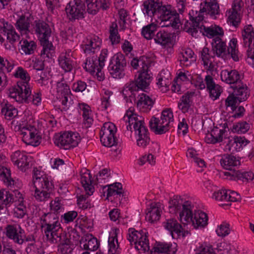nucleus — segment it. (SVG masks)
<instances>
[{"label":"nucleus","instance_id":"55","mask_svg":"<svg viewBox=\"0 0 254 254\" xmlns=\"http://www.w3.org/2000/svg\"><path fill=\"white\" fill-rule=\"evenodd\" d=\"M87 4V11L92 14H95L100 8L98 0H85Z\"/></svg>","mask_w":254,"mask_h":254},{"label":"nucleus","instance_id":"64","mask_svg":"<svg viewBox=\"0 0 254 254\" xmlns=\"http://www.w3.org/2000/svg\"><path fill=\"white\" fill-rule=\"evenodd\" d=\"M50 207L53 213H59L63 209V207L61 203V200L58 198H56L50 203Z\"/></svg>","mask_w":254,"mask_h":254},{"label":"nucleus","instance_id":"14","mask_svg":"<svg viewBox=\"0 0 254 254\" xmlns=\"http://www.w3.org/2000/svg\"><path fill=\"white\" fill-rule=\"evenodd\" d=\"M208 225L207 214L196 206L191 205V226L192 229L202 230Z\"/></svg>","mask_w":254,"mask_h":254},{"label":"nucleus","instance_id":"47","mask_svg":"<svg viewBox=\"0 0 254 254\" xmlns=\"http://www.w3.org/2000/svg\"><path fill=\"white\" fill-rule=\"evenodd\" d=\"M80 109L83 111L82 117L86 127H90L93 121L92 118L90 116L91 112L90 107L86 104H83L81 105Z\"/></svg>","mask_w":254,"mask_h":254},{"label":"nucleus","instance_id":"12","mask_svg":"<svg viewBox=\"0 0 254 254\" xmlns=\"http://www.w3.org/2000/svg\"><path fill=\"white\" fill-rule=\"evenodd\" d=\"M114 58L111 62L112 64L109 65L108 69L114 78H123L125 74L124 68L127 65L126 59L125 56L121 53H118L115 55Z\"/></svg>","mask_w":254,"mask_h":254},{"label":"nucleus","instance_id":"15","mask_svg":"<svg viewBox=\"0 0 254 254\" xmlns=\"http://www.w3.org/2000/svg\"><path fill=\"white\" fill-rule=\"evenodd\" d=\"M5 235L7 238L19 245L23 244L24 230L19 225H7L5 228Z\"/></svg>","mask_w":254,"mask_h":254},{"label":"nucleus","instance_id":"16","mask_svg":"<svg viewBox=\"0 0 254 254\" xmlns=\"http://www.w3.org/2000/svg\"><path fill=\"white\" fill-rule=\"evenodd\" d=\"M224 175L229 180H241L243 182H249L254 179V173L252 171L234 170L232 172H224Z\"/></svg>","mask_w":254,"mask_h":254},{"label":"nucleus","instance_id":"7","mask_svg":"<svg viewBox=\"0 0 254 254\" xmlns=\"http://www.w3.org/2000/svg\"><path fill=\"white\" fill-rule=\"evenodd\" d=\"M18 89L12 88L10 90L9 97L19 103H32L38 105L41 102V98L38 94H31L30 87L25 86L17 87Z\"/></svg>","mask_w":254,"mask_h":254},{"label":"nucleus","instance_id":"13","mask_svg":"<svg viewBox=\"0 0 254 254\" xmlns=\"http://www.w3.org/2000/svg\"><path fill=\"white\" fill-rule=\"evenodd\" d=\"M17 131L22 135V140L26 144L37 146L40 143L39 135L37 134V129L30 126L18 127Z\"/></svg>","mask_w":254,"mask_h":254},{"label":"nucleus","instance_id":"1","mask_svg":"<svg viewBox=\"0 0 254 254\" xmlns=\"http://www.w3.org/2000/svg\"><path fill=\"white\" fill-rule=\"evenodd\" d=\"M168 208L170 213L179 214L178 218L184 225V227L173 218L167 219L164 223V226L170 232L173 238H175L174 233L177 236L182 235L185 237L189 234V232L185 227L190 222V202H184L182 199L174 198L169 200Z\"/></svg>","mask_w":254,"mask_h":254},{"label":"nucleus","instance_id":"34","mask_svg":"<svg viewBox=\"0 0 254 254\" xmlns=\"http://www.w3.org/2000/svg\"><path fill=\"white\" fill-rule=\"evenodd\" d=\"M172 37L171 33L160 30L157 31L153 39L156 43L165 46L171 42Z\"/></svg>","mask_w":254,"mask_h":254},{"label":"nucleus","instance_id":"39","mask_svg":"<svg viewBox=\"0 0 254 254\" xmlns=\"http://www.w3.org/2000/svg\"><path fill=\"white\" fill-rule=\"evenodd\" d=\"M160 212L161 209L156 204H151L146 213L145 218L149 222L153 223L160 219Z\"/></svg>","mask_w":254,"mask_h":254},{"label":"nucleus","instance_id":"37","mask_svg":"<svg viewBox=\"0 0 254 254\" xmlns=\"http://www.w3.org/2000/svg\"><path fill=\"white\" fill-rule=\"evenodd\" d=\"M43 49L41 51V57L45 60L46 58H51L54 51V47L51 42L49 40H44L40 41Z\"/></svg>","mask_w":254,"mask_h":254},{"label":"nucleus","instance_id":"51","mask_svg":"<svg viewBox=\"0 0 254 254\" xmlns=\"http://www.w3.org/2000/svg\"><path fill=\"white\" fill-rule=\"evenodd\" d=\"M26 252L27 254H45L43 249L36 243H29Z\"/></svg>","mask_w":254,"mask_h":254},{"label":"nucleus","instance_id":"33","mask_svg":"<svg viewBox=\"0 0 254 254\" xmlns=\"http://www.w3.org/2000/svg\"><path fill=\"white\" fill-rule=\"evenodd\" d=\"M242 36L244 46L252 44V41H254V28L251 25L245 26L242 31Z\"/></svg>","mask_w":254,"mask_h":254},{"label":"nucleus","instance_id":"49","mask_svg":"<svg viewBox=\"0 0 254 254\" xmlns=\"http://www.w3.org/2000/svg\"><path fill=\"white\" fill-rule=\"evenodd\" d=\"M109 39L112 45L117 44L120 42V36L118 33V26L116 23H112L110 27Z\"/></svg>","mask_w":254,"mask_h":254},{"label":"nucleus","instance_id":"60","mask_svg":"<svg viewBox=\"0 0 254 254\" xmlns=\"http://www.w3.org/2000/svg\"><path fill=\"white\" fill-rule=\"evenodd\" d=\"M160 122H162V124L164 123H168L170 125L171 122H172L174 120L173 113L170 109H167L163 110L161 114Z\"/></svg>","mask_w":254,"mask_h":254},{"label":"nucleus","instance_id":"19","mask_svg":"<svg viewBox=\"0 0 254 254\" xmlns=\"http://www.w3.org/2000/svg\"><path fill=\"white\" fill-rule=\"evenodd\" d=\"M244 5L241 0L234 1L232 10L229 11L228 19L231 24L235 27L238 26L240 23V13L242 6Z\"/></svg>","mask_w":254,"mask_h":254},{"label":"nucleus","instance_id":"8","mask_svg":"<svg viewBox=\"0 0 254 254\" xmlns=\"http://www.w3.org/2000/svg\"><path fill=\"white\" fill-rule=\"evenodd\" d=\"M35 188L34 196L40 201H45L50 197L54 186L47 176H41L40 179H36L33 181Z\"/></svg>","mask_w":254,"mask_h":254},{"label":"nucleus","instance_id":"10","mask_svg":"<svg viewBox=\"0 0 254 254\" xmlns=\"http://www.w3.org/2000/svg\"><path fill=\"white\" fill-rule=\"evenodd\" d=\"M116 131L117 128L113 123L104 124L100 132V140L103 145L110 147L117 144V139L115 136Z\"/></svg>","mask_w":254,"mask_h":254},{"label":"nucleus","instance_id":"32","mask_svg":"<svg viewBox=\"0 0 254 254\" xmlns=\"http://www.w3.org/2000/svg\"><path fill=\"white\" fill-rule=\"evenodd\" d=\"M177 245L172 244L158 243L154 249V252L158 253H167V254H175L177 252Z\"/></svg>","mask_w":254,"mask_h":254},{"label":"nucleus","instance_id":"56","mask_svg":"<svg viewBox=\"0 0 254 254\" xmlns=\"http://www.w3.org/2000/svg\"><path fill=\"white\" fill-rule=\"evenodd\" d=\"M170 80L165 77H163L161 75L158 77V81L156 83L158 87L163 92H165L169 89V85L170 84Z\"/></svg>","mask_w":254,"mask_h":254},{"label":"nucleus","instance_id":"22","mask_svg":"<svg viewBox=\"0 0 254 254\" xmlns=\"http://www.w3.org/2000/svg\"><path fill=\"white\" fill-rule=\"evenodd\" d=\"M0 34L6 36L7 40L11 43H14L20 38L13 26L8 22L3 21L2 25L0 26Z\"/></svg>","mask_w":254,"mask_h":254},{"label":"nucleus","instance_id":"59","mask_svg":"<svg viewBox=\"0 0 254 254\" xmlns=\"http://www.w3.org/2000/svg\"><path fill=\"white\" fill-rule=\"evenodd\" d=\"M250 142V141L244 137L236 136V141H232L234 146L235 151H239L243 147L245 146Z\"/></svg>","mask_w":254,"mask_h":254},{"label":"nucleus","instance_id":"5","mask_svg":"<svg viewBox=\"0 0 254 254\" xmlns=\"http://www.w3.org/2000/svg\"><path fill=\"white\" fill-rule=\"evenodd\" d=\"M205 7L200 8L199 13L195 17L191 16V36L198 37L200 35L211 38L215 36H223L222 28L218 26L206 27L203 25L204 16L202 14Z\"/></svg>","mask_w":254,"mask_h":254},{"label":"nucleus","instance_id":"17","mask_svg":"<svg viewBox=\"0 0 254 254\" xmlns=\"http://www.w3.org/2000/svg\"><path fill=\"white\" fill-rule=\"evenodd\" d=\"M30 159L24 152L20 151H15L11 155L12 162L22 171H25L30 167Z\"/></svg>","mask_w":254,"mask_h":254},{"label":"nucleus","instance_id":"3","mask_svg":"<svg viewBox=\"0 0 254 254\" xmlns=\"http://www.w3.org/2000/svg\"><path fill=\"white\" fill-rule=\"evenodd\" d=\"M152 77L148 73V70L141 71L135 80L127 83L122 90L123 95L127 102L133 103L135 101L136 92L141 89L147 88L151 81Z\"/></svg>","mask_w":254,"mask_h":254},{"label":"nucleus","instance_id":"54","mask_svg":"<svg viewBox=\"0 0 254 254\" xmlns=\"http://www.w3.org/2000/svg\"><path fill=\"white\" fill-rule=\"evenodd\" d=\"M85 65V67L87 70H89L90 72H95L96 70L100 68H103L100 67L99 64V62L96 58L94 59L93 58L89 59L86 60Z\"/></svg>","mask_w":254,"mask_h":254},{"label":"nucleus","instance_id":"40","mask_svg":"<svg viewBox=\"0 0 254 254\" xmlns=\"http://www.w3.org/2000/svg\"><path fill=\"white\" fill-rule=\"evenodd\" d=\"M21 44V54L32 55L34 54L37 48L36 43L32 40H24L20 42Z\"/></svg>","mask_w":254,"mask_h":254},{"label":"nucleus","instance_id":"41","mask_svg":"<svg viewBox=\"0 0 254 254\" xmlns=\"http://www.w3.org/2000/svg\"><path fill=\"white\" fill-rule=\"evenodd\" d=\"M191 163L194 167L198 168L197 171L201 172L203 171L204 168H206V163L204 160L201 158L199 155L196 153L195 149L191 148Z\"/></svg>","mask_w":254,"mask_h":254},{"label":"nucleus","instance_id":"18","mask_svg":"<svg viewBox=\"0 0 254 254\" xmlns=\"http://www.w3.org/2000/svg\"><path fill=\"white\" fill-rule=\"evenodd\" d=\"M34 23L35 31L38 35L40 41L49 40L52 33L50 26L45 21L40 20H35Z\"/></svg>","mask_w":254,"mask_h":254},{"label":"nucleus","instance_id":"4","mask_svg":"<svg viewBox=\"0 0 254 254\" xmlns=\"http://www.w3.org/2000/svg\"><path fill=\"white\" fill-rule=\"evenodd\" d=\"M124 120L132 124L135 136L137 137V145L144 148L150 141L149 133L147 127L145 126L143 118L141 116L132 113L131 111H127L124 117Z\"/></svg>","mask_w":254,"mask_h":254},{"label":"nucleus","instance_id":"28","mask_svg":"<svg viewBox=\"0 0 254 254\" xmlns=\"http://www.w3.org/2000/svg\"><path fill=\"white\" fill-rule=\"evenodd\" d=\"M221 78L223 81L230 84H237L240 80V75L236 70H231L229 71L227 69L222 70L221 72Z\"/></svg>","mask_w":254,"mask_h":254},{"label":"nucleus","instance_id":"38","mask_svg":"<svg viewBox=\"0 0 254 254\" xmlns=\"http://www.w3.org/2000/svg\"><path fill=\"white\" fill-rule=\"evenodd\" d=\"M60 66L65 71L69 72L73 68V61L69 54H62L59 58Z\"/></svg>","mask_w":254,"mask_h":254},{"label":"nucleus","instance_id":"2","mask_svg":"<svg viewBox=\"0 0 254 254\" xmlns=\"http://www.w3.org/2000/svg\"><path fill=\"white\" fill-rule=\"evenodd\" d=\"M143 12L148 16L156 15L159 18L162 27L171 26L177 29L179 27L180 20L176 10L171 9L170 5H162V3L154 0H148L143 3Z\"/></svg>","mask_w":254,"mask_h":254},{"label":"nucleus","instance_id":"63","mask_svg":"<svg viewBox=\"0 0 254 254\" xmlns=\"http://www.w3.org/2000/svg\"><path fill=\"white\" fill-rule=\"evenodd\" d=\"M238 99L231 93L225 100V105L227 107H231V110L234 111L236 110Z\"/></svg>","mask_w":254,"mask_h":254},{"label":"nucleus","instance_id":"43","mask_svg":"<svg viewBox=\"0 0 254 254\" xmlns=\"http://www.w3.org/2000/svg\"><path fill=\"white\" fill-rule=\"evenodd\" d=\"M58 246V252L62 254H68L71 253L73 251V245L69 239L67 238L63 239L61 242H60Z\"/></svg>","mask_w":254,"mask_h":254},{"label":"nucleus","instance_id":"11","mask_svg":"<svg viewBox=\"0 0 254 254\" xmlns=\"http://www.w3.org/2000/svg\"><path fill=\"white\" fill-rule=\"evenodd\" d=\"M65 11L71 21L83 18L86 13L85 1L82 0L70 1L66 6Z\"/></svg>","mask_w":254,"mask_h":254},{"label":"nucleus","instance_id":"36","mask_svg":"<svg viewBox=\"0 0 254 254\" xmlns=\"http://www.w3.org/2000/svg\"><path fill=\"white\" fill-rule=\"evenodd\" d=\"M203 7H205L204 10H203V12L202 13L203 15L204 12H206L211 15H215L219 13V7L217 2H213L212 4H207V1H205L204 5H203L202 2H200L198 9L195 8L196 14H197L198 12L199 14L200 8Z\"/></svg>","mask_w":254,"mask_h":254},{"label":"nucleus","instance_id":"48","mask_svg":"<svg viewBox=\"0 0 254 254\" xmlns=\"http://www.w3.org/2000/svg\"><path fill=\"white\" fill-rule=\"evenodd\" d=\"M190 93L188 92L181 98L180 102L178 103V108L184 113L188 112L190 108Z\"/></svg>","mask_w":254,"mask_h":254},{"label":"nucleus","instance_id":"35","mask_svg":"<svg viewBox=\"0 0 254 254\" xmlns=\"http://www.w3.org/2000/svg\"><path fill=\"white\" fill-rule=\"evenodd\" d=\"M102 190L104 193L107 192V197L116 195L120 196L123 193L122 185L120 183H116L111 185L109 186L108 188H107V186H104Z\"/></svg>","mask_w":254,"mask_h":254},{"label":"nucleus","instance_id":"20","mask_svg":"<svg viewBox=\"0 0 254 254\" xmlns=\"http://www.w3.org/2000/svg\"><path fill=\"white\" fill-rule=\"evenodd\" d=\"M100 243L96 238L91 234H86L80 240V246L84 250L96 251L99 248Z\"/></svg>","mask_w":254,"mask_h":254},{"label":"nucleus","instance_id":"62","mask_svg":"<svg viewBox=\"0 0 254 254\" xmlns=\"http://www.w3.org/2000/svg\"><path fill=\"white\" fill-rule=\"evenodd\" d=\"M191 84H193L199 89H203L205 87L202 78L198 74H194L191 76Z\"/></svg>","mask_w":254,"mask_h":254},{"label":"nucleus","instance_id":"52","mask_svg":"<svg viewBox=\"0 0 254 254\" xmlns=\"http://www.w3.org/2000/svg\"><path fill=\"white\" fill-rule=\"evenodd\" d=\"M48 237H46L47 240L51 244H58L61 242L63 238L65 237L64 234L62 233V229L61 231L58 230L55 232L54 233H50Z\"/></svg>","mask_w":254,"mask_h":254},{"label":"nucleus","instance_id":"24","mask_svg":"<svg viewBox=\"0 0 254 254\" xmlns=\"http://www.w3.org/2000/svg\"><path fill=\"white\" fill-rule=\"evenodd\" d=\"M221 166L225 169L229 170L232 172L236 170L235 168L241 164L240 159L231 155H225L222 156L220 160Z\"/></svg>","mask_w":254,"mask_h":254},{"label":"nucleus","instance_id":"21","mask_svg":"<svg viewBox=\"0 0 254 254\" xmlns=\"http://www.w3.org/2000/svg\"><path fill=\"white\" fill-rule=\"evenodd\" d=\"M128 232L131 233L134 237L136 241H138V244L140 249L144 252L148 251L149 250V241L147 239V233L143 230L136 231L134 228H130Z\"/></svg>","mask_w":254,"mask_h":254},{"label":"nucleus","instance_id":"45","mask_svg":"<svg viewBox=\"0 0 254 254\" xmlns=\"http://www.w3.org/2000/svg\"><path fill=\"white\" fill-rule=\"evenodd\" d=\"M1 113L4 116L6 119L10 120L17 116L18 111L13 106L6 104L2 108Z\"/></svg>","mask_w":254,"mask_h":254},{"label":"nucleus","instance_id":"46","mask_svg":"<svg viewBox=\"0 0 254 254\" xmlns=\"http://www.w3.org/2000/svg\"><path fill=\"white\" fill-rule=\"evenodd\" d=\"M2 161V157L0 154V164ZM0 170L1 171V177L3 178L4 182L8 186L11 187L15 184L14 180L11 177V172L9 169L0 166Z\"/></svg>","mask_w":254,"mask_h":254},{"label":"nucleus","instance_id":"44","mask_svg":"<svg viewBox=\"0 0 254 254\" xmlns=\"http://www.w3.org/2000/svg\"><path fill=\"white\" fill-rule=\"evenodd\" d=\"M14 201L13 196L10 191L6 190H0V209L4 208V206H6Z\"/></svg>","mask_w":254,"mask_h":254},{"label":"nucleus","instance_id":"29","mask_svg":"<svg viewBox=\"0 0 254 254\" xmlns=\"http://www.w3.org/2000/svg\"><path fill=\"white\" fill-rule=\"evenodd\" d=\"M15 77L20 78L22 81H17V84L10 87L8 90V94L10 93V90L12 88H15L18 89V87H22V86H25L30 87L28 82L30 80V76L27 72L21 67H18L17 70L14 73Z\"/></svg>","mask_w":254,"mask_h":254},{"label":"nucleus","instance_id":"6","mask_svg":"<svg viewBox=\"0 0 254 254\" xmlns=\"http://www.w3.org/2000/svg\"><path fill=\"white\" fill-rule=\"evenodd\" d=\"M211 44L213 53L217 57L225 59L227 55H230L234 61L240 60L241 56L237 48V39L232 38L230 40L227 49L226 43L219 37H215Z\"/></svg>","mask_w":254,"mask_h":254},{"label":"nucleus","instance_id":"31","mask_svg":"<svg viewBox=\"0 0 254 254\" xmlns=\"http://www.w3.org/2000/svg\"><path fill=\"white\" fill-rule=\"evenodd\" d=\"M225 131L218 127H214L210 133H207L205 137V140L207 143L215 144L223 140V135Z\"/></svg>","mask_w":254,"mask_h":254},{"label":"nucleus","instance_id":"26","mask_svg":"<svg viewBox=\"0 0 254 254\" xmlns=\"http://www.w3.org/2000/svg\"><path fill=\"white\" fill-rule=\"evenodd\" d=\"M137 107L143 112L150 110L154 104L153 100L145 93L139 94L137 96V100L135 99Z\"/></svg>","mask_w":254,"mask_h":254},{"label":"nucleus","instance_id":"42","mask_svg":"<svg viewBox=\"0 0 254 254\" xmlns=\"http://www.w3.org/2000/svg\"><path fill=\"white\" fill-rule=\"evenodd\" d=\"M158 26L154 23L149 24L142 28L141 33L145 38L151 40L154 38V36L157 32Z\"/></svg>","mask_w":254,"mask_h":254},{"label":"nucleus","instance_id":"50","mask_svg":"<svg viewBox=\"0 0 254 254\" xmlns=\"http://www.w3.org/2000/svg\"><path fill=\"white\" fill-rule=\"evenodd\" d=\"M108 243L109 246V253L110 254H118L119 250L117 235L116 234L115 236L109 237Z\"/></svg>","mask_w":254,"mask_h":254},{"label":"nucleus","instance_id":"23","mask_svg":"<svg viewBox=\"0 0 254 254\" xmlns=\"http://www.w3.org/2000/svg\"><path fill=\"white\" fill-rule=\"evenodd\" d=\"M230 88L233 90L232 93L238 99L239 103L246 101L249 96L248 87L241 82L231 85Z\"/></svg>","mask_w":254,"mask_h":254},{"label":"nucleus","instance_id":"53","mask_svg":"<svg viewBox=\"0 0 254 254\" xmlns=\"http://www.w3.org/2000/svg\"><path fill=\"white\" fill-rule=\"evenodd\" d=\"M145 57H141L139 59L137 58H133L130 62L131 66L134 69H137L139 66H141V71L148 70L147 64L145 63Z\"/></svg>","mask_w":254,"mask_h":254},{"label":"nucleus","instance_id":"57","mask_svg":"<svg viewBox=\"0 0 254 254\" xmlns=\"http://www.w3.org/2000/svg\"><path fill=\"white\" fill-rule=\"evenodd\" d=\"M250 128L249 125L246 122H242L233 125L232 130L239 133H244Z\"/></svg>","mask_w":254,"mask_h":254},{"label":"nucleus","instance_id":"9","mask_svg":"<svg viewBox=\"0 0 254 254\" xmlns=\"http://www.w3.org/2000/svg\"><path fill=\"white\" fill-rule=\"evenodd\" d=\"M53 140L56 145L64 149H69L78 145L80 141V136L77 132H65L55 134Z\"/></svg>","mask_w":254,"mask_h":254},{"label":"nucleus","instance_id":"61","mask_svg":"<svg viewBox=\"0 0 254 254\" xmlns=\"http://www.w3.org/2000/svg\"><path fill=\"white\" fill-rule=\"evenodd\" d=\"M77 205L82 209L90 208L93 206L92 204L87 199L85 195H80L77 197Z\"/></svg>","mask_w":254,"mask_h":254},{"label":"nucleus","instance_id":"25","mask_svg":"<svg viewBox=\"0 0 254 254\" xmlns=\"http://www.w3.org/2000/svg\"><path fill=\"white\" fill-rule=\"evenodd\" d=\"M81 183L84 189L86 194L91 195L94 190V188L92 185L91 175L88 170L82 169L80 172Z\"/></svg>","mask_w":254,"mask_h":254},{"label":"nucleus","instance_id":"27","mask_svg":"<svg viewBox=\"0 0 254 254\" xmlns=\"http://www.w3.org/2000/svg\"><path fill=\"white\" fill-rule=\"evenodd\" d=\"M149 126L151 129L156 134H162L169 130L170 125L168 123H162L159 119L152 117L149 121Z\"/></svg>","mask_w":254,"mask_h":254},{"label":"nucleus","instance_id":"58","mask_svg":"<svg viewBox=\"0 0 254 254\" xmlns=\"http://www.w3.org/2000/svg\"><path fill=\"white\" fill-rule=\"evenodd\" d=\"M230 225L226 222H223L219 225L216 230V233L219 237H224L230 234Z\"/></svg>","mask_w":254,"mask_h":254},{"label":"nucleus","instance_id":"30","mask_svg":"<svg viewBox=\"0 0 254 254\" xmlns=\"http://www.w3.org/2000/svg\"><path fill=\"white\" fill-rule=\"evenodd\" d=\"M31 22L30 16L22 14L17 20L15 26L21 35H26L30 32Z\"/></svg>","mask_w":254,"mask_h":254}]
</instances>
